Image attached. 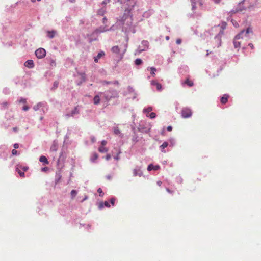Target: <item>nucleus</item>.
<instances>
[{
	"label": "nucleus",
	"instance_id": "1",
	"mask_svg": "<svg viewBox=\"0 0 261 261\" xmlns=\"http://www.w3.org/2000/svg\"><path fill=\"white\" fill-rule=\"evenodd\" d=\"M252 33V29L248 28L246 30H242L240 33L237 34L233 40V44L235 48H240L241 47V40L240 39L245 38L246 40L249 39V34Z\"/></svg>",
	"mask_w": 261,
	"mask_h": 261
},
{
	"label": "nucleus",
	"instance_id": "2",
	"mask_svg": "<svg viewBox=\"0 0 261 261\" xmlns=\"http://www.w3.org/2000/svg\"><path fill=\"white\" fill-rule=\"evenodd\" d=\"M109 30L107 28L106 25L103 27L101 26L95 29L90 35L89 42H91L93 41L96 40V37L98 36V34L105 32L108 31Z\"/></svg>",
	"mask_w": 261,
	"mask_h": 261
},
{
	"label": "nucleus",
	"instance_id": "3",
	"mask_svg": "<svg viewBox=\"0 0 261 261\" xmlns=\"http://www.w3.org/2000/svg\"><path fill=\"white\" fill-rule=\"evenodd\" d=\"M107 93L108 94L105 96V99L108 101L112 98L118 97V92L116 90L110 89L107 91Z\"/></svg>",
	"mask_w": 261,
	"mask_h": 261
},
{
	"label": "nucleus",
	"instance_id": "4",
	"mask_svg": "<svg viewBox=\"0 0 261 261\" xmlns=\"http://www.w3.org/2000/svg\"><path fill=\"white\" fill-rule=\"evenodd\" d=\"M125 21H126V23L124 22L123 23V28L125 30V32H127L130 29V27L132 25V19L131 17H127Z\"/></svg>",
	"mask_w": 261,
	"mask_h": 261
},
{
	"label": "nucleus",
	"instance_id": "5",
	"mask_svg": "<svg viewBox=\"0 0 261 261\" xmlns=\"http://www.w3.org/2000/svg\"><path fill=\"white\" fill-rule=\"evenodd\" d=\"M191 110L188 108H184L182 109L181 112V116L183 118H189L192 115Z\"/></svg>",
	"mask_w": 261,
	"mask_h": 261
},
{
	"label": "nucleus",
	"instance_id": "6",
	"mask_svg": "<svg viewBox=\"0 0 261 261\" xmlns=\"http://www.w3.org/2000/svg\"><path fill=\"white\" fill-rule=\"evenodd\" d=\"M35 55L38 58H43L46 55V51L43 48H40L35 51Z\"/></svg>",
	"mask_w": 261,
	"mask_h": 261
},
{
	"label": "nucleus",
	"instance_id": "7",
	"mask_svg": "<svg viewBox=\"0 0 261 261\" xmlns=\"http://www.w3.org/2000/svg\"><path fill=\"white\" fill-rule=\"evenodd\" d=\"M151 84L152 85L155 86L156 89L158 91H161L162 89V86L160 83H158L156 81H152L151 82Z\"/></svg>",
	"mask_w": 261,
	"mask_h": 261
},
{
	"label": "nucleus",
	"instance_id": "8",
	"mask_svg": "<svg viewBox=\"0 0 261 261\" xmlns=\"http://www.w3.org/2000/svg\"><path fill=\"white\" fill-rule=\"evenodd\" d=\"M143 173L142 171L139 168H136L133 170V175L134 176H141Z\"/></svg>",
	"mask_w": 261,
	"mask_h": 261
},
{
	"label": "nucleus",
	"instance_id": "9",
	"mask_svg": "<svg viewBox=\"0 0 261 261\" xmlns=\"http://www.w3.org/2000/svg\"><path fill=\"white\" fill-rule=\"evenodd\" d=\"M79 110L77 109V107H76L74 108V110H73L72 111H71V115L69 114H67L65 115V117L68 118H69L70 116H73L75 114H79Z\"/></svg>",
	"mask_w": 261,
	"mask_h": 261
},
{
	"label": "nucleus",
	"instance_id": "10",
	"mask_svg": "<svg viewBox=\"0 0 261 261\" xmlns=\"http://www.w3.org/2000/svg\"><path fill=\"white\" fill-rule=\"evenodd\" d=\"M105 55V52L103 51H101L99 52L97 56L94 57V62L95 63H97L98 61V60L100 59L102 57L104 56Z\"/></svg>",
	"mask_w": 261,
	"mask_h": 261
},
{
	"label": "nucleus",
	"instance_id": "11",
	"mask_svg": "<svg viewBox=\"0 0 261 261\" xmlns=\"http://www.w3.org/2000/svg\"><path fill=\"white\" fill-rule=\"evenodd\" d=\"M101 84L102 85L105 84H113L114 85H118L119 84V83L118 81H114L113 82L111 81H101Z\"/></svg>",
	"mask_w": 261,
	"mask_h": 261
},
{
	"label": "nucleus",
	"instance_id": "12",
	"mask_svg": "<svg viewBox=\"0 0 261 261\" xmlns=\"http://www.w3.org/2000/svg\"><path fill=\"white\" fill-rule=\"evenodd\" d=\"M15 170H16V171L18 172V173L19 174V175L21 177L24 176V171H22V170L19 167V165H17Z\"/></svg>",
	"mask_w": 261,
	"mask_h": 261
},
{
	"label": "nucleus",
	"instance_id": "13",
	"mask_svg": "<svg viewBox=\"0 0 261 261\" xmlns=\"http://www.w3.org/2000/svg\"><path fill=\"white\" fill-rule=\"evenodd\" d=\"M229 95L227 94H224L221 98V102L222 104H225L228 101V99L229 98Z\"/></svg>",
	"mask_w": 261,
	"mask_h": 261
},
{
	"label": "nucleus",
	"instance_id": "14",
	"mask_svg": "<svg viewBox=\"0 0 261 261\" xmlns=\"http://www.w3.org/2000/svg\"><path fill=\"white\" fill-rule=\"evenodd\" d=\"M182 85L186 84L189 87H192L194 85V83L193 81L189 80V78H187L186 80L184 82V83H182Z\"/></svg>",
	"mask_w": 261,
	"mask_h": 261
},
{
	"label": "nucleus",
	"instance_id": "15",
	"mask_svg": "<svg viewBox=\"0 0 261 261\" xmlns=\"http://www.w3.org/2000/svg\"><path fill=\"white\" fill-rule=\"evenodd\" d=\"M159 169H160V166L159 165L153 166L152 164L149 165L147 167V170L148 171H151L152 170H157Z\"/></svg>",
	"mask_w": 261,
	"mask_h": 261
},
{
	"label": "nucleus",
	"instance_id": "16",
	"mask_svg": "<svg viewBox=\"0 0 261 261\" xmlns=\"http://www.w3.org/2000/svg\"><path fill=\"white\" fill-rule=\"evenodd\" d=\"M39 161L44 164H48L49 163L47 158L44 155H42L40 157Z\"/></svg>",
	"mask_w": 261,
	"mask_h": 261
},
{
	"label": "nucleus",
	"instance_id": "17",
	"mask_svg": "<svg viewBox=\"0 0 261 261\" xmlns=\"http://www.w3.org/2000/svg\"><path fill=\"white\" fill-rule=\"evenodd\" d=\"M24 66L26 67H28L29 68H32L33 67V60H29L27 61H26L24 63Z\"/></svg>",
	"mask_w": 261,
	"mask_h": 261
},
{
	"label": "nucleus",
	"instance_id": "18",
	"mask_svg": "<svg viewBox=\"0 0 261 261\" xmlns=\"http://www.w3.org/2000/svg\"><path fill=\"white\" fill-rule=\"evenodd\" d=\"M112 51L115 54H118L120 52V49L118 47V46H113L112 49Z\"/></svg>",
	"mask_w": 261,
	"mask_h": 261
},
{
	"label": "nucleus",
	"instance_id": "19",
	"mask_svg": "<svg viewBox=\"0 0 261 261\" xmlns=\"http://www.w3.org/2000/svg\"><path fill=\"white\" fill-rule=\"evenodd\" d=\"M100 97L98 95H96L93 98V102L95 105H98L100 102Z\"/></svg>",
	"mask_w": 261,
	"mask_h": 261
},
{
	"label": "nucleus",
	"instance_id": "20",
	"mask_svg": "<svg viewBox=\"0 0 261 261\" xmlns=\"http://www.w3.org/2000/svg\"><path fill=\"white\" fill-rule=\"evenodd\" d=\"M168 145V143L167 142H164L161 146L160 148L161 149L162 152H165V151L164 150V149L166 148Z\"/></svg>",
	"mask_w": 261,
	"mask_h": 261
},
{
	"label": "nucleus",
	"instance_id": "21",
	"mask_svg": "<svg viewBox=\"0 0 261 261\" xmlns=\"http://www.w3.org/2000/svg\"><path fill=\"white\" fill-rule=\"evenodd\" d=\"M98 151L101 153H105L108 151V149L105 146H100L98 148Z\"/></svg>",
	"mask_w": 261,
	"mask_h": 261
},
{
	"label": "nucleus",
	"instance_id": "22",
	"mask_svg": "<svg viewBox=\"0 0 261 261\" xmlns=\"http://www.w3.org/2000/svg\"><path fill=\"white\" fill-rule=\"evenodd\" d=\"M55 33H56V32L54 31H48L47 32V36L49 38H53L55 36Z\"/></svg>",
	"mask_w": 261,
	"mask_h": 261
},
{
	"label": "nucleus",
	"instance_id": "23",
	"mask_svg": "<svg viewBox=\"0 0 261 261\" xmlns=\"http://www.w3.org/2000/svg\"><path fill=\"white\" fill-rule=\"evenodd\" d=\"M98 154L96 153H94L91 158V161L94 162L98 159Z\"/></svg>",
	"mask_w": 261,
	"mask_h": 261
},
{
	"label": "nucleus",
	"instance_id": "24",
	"mask_svg": "<svg viewBox=\"0 0 261 261\" xmlns=\"http://www.w3.org/2000/svg\"><path fill=\"white\" fill-rule=\"evenodd\" d=\"M135 63L136 65H141L142 63V60L141 59L138 58L135 60Z\"/></svg>",
	"mask_w": 261,
	"mask_h": 261
},
{
	"label": "nucleus",
	"instance_id": "25",
	"mask_svg": "<svg viewBox=\"0 0 261 261\" xmlns=\"http://www.w3.org/2000/svg\"><path fill=\"white\" fill-rule=\"evenodd\" d=\"M150 69L151 70V74L153 76H154L155 75V72L156 71V68H155L154 67H152L150 68Z\"/></svg>",
	"mask_w": 261,
	"mask_h": 261
},
{
	"label": "nucleus",
	"instance_id": "26",
	"mask_svg": "<svg viewBox=\"0 0 261 261\" xmlns=\"http://www.w3.org/2000/svg\"><path fill=\"white\" fill-rule=\"evenodd\" d=\"M76 194H77V192L76 190H72L71 191V196L72 197V198H73L75 197V196L76 195Z\"/></svg>",
	"mask_w": 261,
	"mask_h": 261
},
{
	"label": "nucleus",
	"instance_id": "27",
	"mask_svg": "<svg viewBox=\"0 0 261 261\" xmlns=\"http://www.w3.org/2000/svg\"><path fill=\"white\" fill-rule=\"evenodd\" d=\"M19 167L23 171H26L29 169L28 166H24L21 165H19Z\"/></svg>",
	"mask_w": 261,
	"mask_h": 261
},
{
	"label": "nucleus",
	"instance_id": "28",
	"mask_svg": "<svg viewBox=\"0 0 261 261\" xmlns=\"http://www.w3.org/2000/svg\"><path fill=\"white\" fill-rule=\"evenodd\" d=\"M97 192L99 193L100 196H103V193L102 192V190L101 188H98L97 190Z\"/></svg>",
	"mask_w": 261,
	"mask_h": 261
},
{
	"label": "nucleus",
	"instance_id": "29",
	"mask_svg": "<svg viewBox=\"0 0 261 261\" xmlns=\"http://www.w3.org/2000/svg\"><path fill=\"white\" fill-rule=\"evenodd\" d=\"M156 116V114L154 112H151L149 115V117L151 118V119H153V118H154Z\"/></svg>",
	"mask_w": 261,
	"mask_h": 261
},
{
	"label": "nucleus",
	"instance_id": "30",
	"mask_svg": "<svg viewBox=\"0 0 261 261\" xmlns=\"http://www.w3.org/2000/svg\"><path fill=\"white\" fill-rule=\"evenodd\" d=\"M58 82H55L53 85V89H56L58 86Z\"/></svg>",
	"mask_w": 261,
	"mask_h": 261
},
{
	"label": "nucleus",
	"instance_id": "31",
	"mask_svg": "<svg viewBox=\"0 0 261 261\" xmlns=\"http://www.w3.org/2000/svg\"><path fill=\"white\" fill-rule=\"evenodd\" d=\"M215 39L217 40L219 42L218 47L220 46L221 45V39H220V37L216 36L215 37Z\"/></svg>",
	"mask_w": 261,
	"mask_h": 261
},
{
	"label": "nucleus",
	"instance_id": "32",
	"mask_svg": "<svg viewBox=\"0 0 261 261\" xmlns=\"http://www.w3.org/2000/svg\"><path fill=\"white\" fill-rule=\"evenodd\" d=\"M50 64L51 66H56V62L54 60H51Z\"/></svg>",
	"mask_w": 261,
	"mask_h": 261
},
{
	"label": "nucleus",
	"instance_id": "33",
	"mask_svg": "<svg viewBox=\"0 0 261 261\" xmlns=\"http://www.w3.org/2000/svg\"><path fill=\"white\" fill-rule=\"evenodd\" d=\"M114 133L116 135H119L120 134V131L118 128H115L114 129Z\"/></svg>",
	"mask_w": 261,
	"mask_h": 261
},
{
	"label": "nucleus",
	"instance_id": "34",
	"mask_svg": "<svg viewBox=\"0 0 261 261\" xmlns=\"http://www.w3.org/2000/svg\"><path fill=\"white\" fill-rule=\"evenodd\" d=\"M110 202L112 204V205H114L115 204V198H112L110 200Z\"/></svg>",
	"mask_w": 261,
	"mask_h": 261
},
{
	"label": "nucleus",
	"instance_id": "35",
	"mask_svg": "<svg viewBox=\"0 0 261 261\" xmlns=\"http://www.w3.org/2000/svg\"><path fill=\"white\" fill-rule=\"evenodd\" d=\"M107 143V142L106 140H102L101 142V146H105Z\"/></svg>",
	"mask_w": 261,
	"mask_h": 261
},
{
	"label": "nucleus",
	"instance_id": "36",
	"mask_svg": "<svg viewBox=\"0 0 261 261\" xmlns=\"http://www.w3.org/2000/svg\"><path fill=\"white\" fill-rule=\"evenodd\" d=\"M152 111V108L151 107H148L146 109L144 110L145 112H148V113L150 112V111Z\"/></svg>",
	"mask_w": 261,
	"mask_h": 261
},
{
	"label": "nucleus",
	"instance_id": "37",
	"mask_svg": "<svg viewBox=\"0 0 261 261\" xmlns=\"http://www.w3.org/2000/svg\"><path fill=\"white\" fill-rule=\"evenodd\" d=\"M26 102V100L25 99H24V98H21L19 100V103H25Z\"/></svg>",
	"mask_w": 261,
	"mask_h": 261
},
{
	"label": "nucleus",
	"instance_id": "38",
	"mask_svg": "<svg viewBox=\"0 0 261 261\" xmlns=\"http://www.w3.org/2000/svg\"><path fill=\"white\" fill-rule=\"evenodd\" d=\"M12 153L13 155H16L17 153V151L15 149H14L12 150Z\"/></svg>",
	"mask_w": 261,
	"mask_h": 261
},
{
	"label": "nucleus",
	"instance_id": "39",
	"mask_svg": "<svg viewBox=\"0 0 261 261\" xmlns=\"http://www.w3.org/2000/svg\"><path fill=\"white\" fill-rule=\"evenodd\" d=\"M111 158V156L110 154H108L106 156V160H109Z\"/></svg>",
	"mask_w": 261,
	"mask_h": 261
},
{
	"label": "nucleus",
	"instance_id": "40",
	"mask_svg": "<svg viewBox=\"0 0 261 261\" xmlns=\"http://www.w3.org/2000/svg\"><path fill=\"white\" fill-rule=\"evenodd\" d=\"M105 206L110 207V205L108 201H105L104 203Z\"/></svg>",
	"mask_w": 261,
	"mask_h": 261
},
{
	"label": "nucleus",
	"instance_id": "41",
	"mask_svg": "<svg viewBox=\"0 0 261 261\" xmlns=\"http://www.w3.org/2000/svg\"><path fill=\"white\" fill-rule=\"evenodd\" d=\"M107 22V19L106 17H103L102 19V22L103 24H105Z\"/></svg>",
	"mask_w": 261,
	"mask_h": 261
},
{
	"label": "nucleus",
	"instance_id": "42",
	"mask_svg": "<svg viewBox=\"0 0 261 261\" xmlns=\"http://www.w3.org/2000/svg\"><path fill=\"white\" fill-rule=\"evenodd\" d=\"M14 147L15 149H17L19 147V144L18 143H15L14 144Z\"/></svg>",
	"mask_w": 261,
	"mask_h": 261
},
{
	"label": "nucleus",
	"instance_id": "43",
	"mask_svg": "<svg viewBox=\"0 0 261 261\" xmlns=\"http://www.w3.org/2000/svg\"><path fill=\"white\" fill-rule=\"evenodd\" d=\"M167 129L168 131H171L172 129V127L171 126H169L167 127Z\"/></svg>",
	"mask_w": 261,
	"mask_h": 261
},
{
	"label": "nucleus",
	"instance_id": "44",
	"mask_svg": "<svg viewBox=\"0 0 261 261\" xmlns=\"http://www.w3.org/2000/svg\"><path fill=\"white\" fill-rule=\"evenodd\" d=\"M29 109V107L27 106H24L23 107V110L24 111H27Z\"/></svg>",
	"mask_w": 261,
	"mask_h": 261
},
{
	"label": "nucleus",
	"instance_id": "45",
	"mask_svg": "<svg viewBox=\"0 0 261 261\" xmlns=\"http://www.w3.org/2000/svg\"><path fill=\"white\" fill-rule=\"evenodd\" d=\"M248 46L252 49L254 48V46L252 43H249Z\"/></svg>",
	"mask_w": 261,
	"mask_h": 261
},
{
	"label": "nucleus",
	"instance_id": "46",
	"mask_svg": "<svg viewBox=\"0 0 261 261\" xmlns=\"http://www.w3.org/2000/svg\"><path fill=\"white\" fill-rule=\"evenodd\" d=\"M48 167H44V168H42L41 170L43 171H46L48 170Z\"/></svg>",
	"mask_w": 261,
	"mask_h": 261
},
{
	"label": "nucleus",
	"instance_id": "47",
	"mask_svg": "<svg viewBox=\"0 0 261 261\" xmlns=\"http://www.w3.org/2000/svg\"><path fill=\"white\" fill-rule=\"evenodd\" d=\"M166 191L169 193H172L173 191L170 190L169 188H166Z\"/></svg>",
	"mask_w": 261,
	"mask_h": 261
},
{
	"label": "nucleus",
	"instance_id": "48",
	"mask_svg": "<svg viewBox=\"0 0 261 261\" xmlns=\"http://www.w3.org/2000/svg\"><path fill=\"white\" fill-rule=\"evenodd\" d=\"M3 107H7L8 105V103L7 102H3L2 103Z\"/></svg>",
	"mask_w": 261,
	"mask_h": 261
},
{
	"label": "nucleus",
	"instance_id": "49",
	"mask_svg": "<svg viewBox=\"0 0 261 261\" xmlns=\"http://www.w3.org/2000/svg\"><path fill=\"white\" fill-rule=\"evenodd\" d=\"M176 43H177V44H180V43H181V40H180V39H177V40H176Z\"/></svg>",
	"mask_w": 261,
	"mask_h": 261
},
{
	"label": "nucleus",
	"instance_id": "50",
	"mask_svg": "<svg viewBox=\"0 0 261 261\" xmlns=\"http://www.w3.org/2000/svg\"><path fill=\"white\" fill-rule=\"evenodd\" d=\"M213 1L216 4H219L221 0H213Z\"/></svg>",
	"mask_w": 261,
	"mask_h": 261
},
{
	"label": "nucleus",
	"instance_id": "51",
	"mask_svg": "<svg viewBox=\"0 0 261 261\" xmlns=\"http://www.w3.org/2000/svg\"><path fill=\"white\" fill-rule=\"evenodd\" d=\"M162 181H158V182H157V184H158V186H161V185H162Z\"/></svg>",
	"mask_w": 261,
	"mask_h": 261
},
{
	"label": "nucleus",
	"instance_id": "52",
	"mask_svg": "<svg viewBox=\"0 0 261 261\" xmlns=\"http://www.w3.org/2000/svg\"><path fill=\"white\" fill-rule=\"evenodd\" d=\"M114 159H116V160H118L119 159V155H117L116 156L114 157Z\"/></svg>",
	"mask_w": 261,
	"mask_h": 261
},
{
	"label": "nucleus",
	"instance_id": "53",
	"mask_svg": "<svg viewBox=\"0 0 261 261\" xmlns=\"http://www.w3.org/2000/svg\"><path fill=\"white\" fill-rule=\"evenodd\" d=\"M115 2H122L123 0H114Z\"/></svg>",
	"mask_w": 261,
	"mask_h": 261
},
{
	"label": "nucleus",
	"instance_id": "54",
	"mask_svg": "<svg viewBox=\"0 0 261 261\" xmlns=\"http://www.w3.org/2000/svg\"><path fill=\"white\" fill-rule=\"evenodd\" d=\"M107 179H109V180H110V179H111V176L110 175H108V176H107Z\"/></svg>",
	"mask_w": 261,
	"mask_h": 261
},
{
	"label": "nucleus",
	"instance_id": "55",
	"mask_svg": "<svg viewBox=\"0 0 261 261\" xmlns=\"http://www.w3.org/2000/svg\"><path fill=\"white\" fill-rule=\"evenodd\" d=\"M17 127H14L13 128V130L14 131V132H16L17 130Z\"/></svg>",
	"mask_w": 261,
	"mask_h": 261
},
{
	"label": "nucleus",
	"instance_id": "56",
	"mask_svg": "<svg viewBox=\"0 0 261 261\" xmlns=\"http://www.w3.org/2000/svg\"><path fill=\"white\" fill-rule=\"evenodd\" d=\"M71 3H74L75 0H69Z\"/></svg>",
	"mask_w": 261,
	"mask_h": 261
},
{
	"label": "nucleus",
	"instance_id": "57",
	"mask_svg": "<svg viewBox=\"0 0 261 261\" xmlns=\"http://www.w3.org/2000/svg\"><path fill=\"white\" fill-rule=\"evenodd\" d=\"M195 9V4H192V9Z\"/></svg>",
	"mask_w": 261,
	"mask_h": 261
},
{
	"label": "nucleus",
	"instance_id": "58",
	"mask_svg": "<svg viewBox=\"0 0 261 261\" xmlns=\"http://www.w3.org/2000/svg\"><path fill=\"white\" fill-rule=\"evenodd\" d=\"M166 39L167 40H169V36H166Z\"/></svg>",
	"mask_w": 261,
	"mask_h": 261
},
{
	"label": "nucleus",
	"instance_id": "59",
	"mask_svg": "<svg viewBox=\"0 0 261 261\" xmlns=\"http://www.w3.org/2000/svg\"><path fill=\"white\" fill-rule=\"evenodd\" d=\"M207 53L206 55H207V56H208V54H209L208 50H207Z\"/></svg>",
	"mask_w": 261,
	"mask_h": 261
},
{
	"label": "nucleus",
	"instance_id": "60",
	"mask_svg": "<svg viewBox=\"0 0 261 261\" xmlns=\"http://www.w3.org/2000/svg\"><path fill=\"white\" fill-rule=\"evenodd\" d=\"M225 27H226V25H224V27L223 28V29H224Z\"/></svg>",
	"mask_w": 261,
	"mask_h": 261
},
{
	"label": "nucleus",
	"instance_id": "61",
	"mask_svg": "<svg viewBox=\"0 0 261 261\" xmlns=\"http://www.w3.org/2000/svg\"><path fill=\"white\" fill-rule=\"evenodd\" d=\"M225 27H226V25H224V27L223 28V29H224Z\"/></svg>",
	"mask_w": 261,
	"mask_h": 261
},
{
	"label": "nucleus",
	"instance_id": "62",
	"mask_svg": "<svg viewBox=\"0 0 261 261\" xmlns=\"http://www.w3.org/2000/svg\"><path fill=\"white\" fill-rule=\"evenodd\" d=\"M225 27H226V25H224V27L223 28V29H224Z\"/></svg>",
	"mask_w": 261,
	"mask_h": 261
},
{
	"label": "nucleus",
	"instance_id": "63",
	"mask_svg": "<svg viewBox=\"0 0 261 261\" xmlns=\"http://www.w3.org/2000/svg\"><path fill=\"white\" fill-rule=\"evenodd\" d=\"M31 1L33 2V0H31Z\"/></svg>",
	"mask_w": 261,
	"mask_h": 261
}]
</instances>
